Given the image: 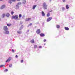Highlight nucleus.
Listing matches in <instances>:
<instances>
[{
    "instance_id": "obj_42",
    "label": "nucleus",
    "mask_w": 75,
    "mask_h": 75,
    "mask_svg": "<svg viewBox=\"0 0 75 75\" xmlns=\"http://www.w3.org/2000/svg\"><path fill=\"white\" fill-rule=\"evenodd\" d=\"M8 3H10V1H8Z\"/></svg>"
},
{
    "instance_id": "obj_34",
    "label": "nucleus",
    "mask_w": 75,
    "mask_h": 75,
    "mask_svg": "<svg viewBox=\"0 0 75 75\" xmlns=\"http://www.w3.org/2000/svg\"><path fill=\"white\" fill-rule=\"evenodd\" d=\"M32 23H30V24H29V26H31V25H32Z\"/></svg>"
},
{
    "instance_id": "obj_21",
    "label": "nucleus",
    "mask_w": 75,
    "mask_h": 75,
    "mask_svg": "<svg viewBox=\"0 0 75 75\" xmlns=\"http://www.w3.org/2000/svg\"><path fill=\"white\" fill-rule=\"evenodd\" d=\"M10 61V58H9L6 61V62H9Z\"/></svg>"
},
{
    "instance_id": "obj_18",
    "label": "nucleus",
    "mask_w": 75,
    "mask_h": 75,
    "mask_svg": "<svg viewBox=\"0 0 75 75\" xmlns=\"http://www.w3.org/2000/svg\"><path fill=\"white\" fill-rule=\"evenodd\" d=\"M5 16V14H4V13L2 15V18H4Z\"/></svg>"
},
{
    "instance_id": "obj_41",
    "label": "nucleus",
    "mask_w": 75,
    "mask_h": 75,
    "mask_svg": "<svg viewBox=\"0 0 75 75\" xmlns=\"http://www.w3.org/2000/svg\"><path fill=\"white\" fill-rule=\"evenodd\" d=\"M11 58H10V60H11Z\"/></svg>"
},
{
    "instance_id": "obj_1",
    "label": "nucleus",
    "mask_w": 75,
    "mask_h": 75,
    "mask_svg": "<svg viewBox=\"0 0 75 75\" xmlns=\"http://www.w3.org/2000/svg\"><path fill=\"white\" fill-rule=\"evenodd\" d=\"M43 6L44 9H45V10H47V5L46 4V3L45 2L43 4Z\"/></svg>"
},
{
    "instance_id": "obj_35",
    "label": "nucleus",
    "mask_w": 75,
    "mask_h": 75,
    "mask_svg": "<svg viewBox=\"0 0 75 75\" xmlns=\"http://www.w3.org/2000/svg\"><path fill=\"white\" fill-rule=\"evenodd\" d=\"M46 41H47V40H46V39H45V40H43L44 42H46Z\"/></svg>"
},
{
    "instance_id": "obj_5",
    "label": "nucleus",
    "mask_w": 75,
    "mask_h": 75,
    "mask_svg": "<svg viewBox=\"0 0 75 75\" xmlns=\"http://www.w3.org/2000/svg\"><path fill=\"white\" fill-rule=\"evenodd\" d=\"M3 33L5 34H8L9 33V32L8 30H4V31L3 32Z\"/></svg>"
},
{
    "instance_id": "obj_43",
    "label": "nucleus",
    "mask_w": 75,
    "mask_h": 75,
    "mask_svg": "<svg viewBox=\"0 0 75 75\" xmlns=\"http://www.w3.org/2000/svg\"><path fill=\"white\" fill-rule=\"evenodd\" d=\"M11 66H10V67H11V66H12V65L11 64Z\"/></svg>"
},
{
    "instance_id": "obj_48",
    "label": "nucleus",
    "mask_w": 75,
    "mask_h": 75,
    "mask_svg": "<svg viewBox=\"0 0 75 75\" xmlns=\"http://www.w3.org/2000/svg\"><path fill=\"white\" fill-rule=\"evenodd\" d=\"M19 30H21V29H19Z\"/></svg>"
},
{
    "instance_id": "obj_36",
    "label": "nucleus",
    "mask_w": 75,
    "mask_h": 75,
    "mask_svg": "<svg viewBox=\"0 0 75 75\" xmlns=\"http://www.w3.org/2000/svg\"><path fill=\"white\" fill-rule=\"evenodd\" d=\"M15 57H16V58H18V56L16 55L15 56Z\"/></svg>"
},
{
    "instance_id": "obj_29",
    "label": "nucleus",
    "mask_w": 75,
    "mask_h": 75,
    "mask_svg": "<svg viewBox=\"0 0 75 75\" xmlns=\"http://www.w3.org/2000/svg\"><path fill=\"white\" fill-rule=\"evenodd\" d=\"M24 61L23 60H22L21 61V63H23V62Z\"/></svg>"
},
{
    "instance_id": "obj_39",
    "label": "nucleus",
    "mask_w": 75,
    "mask_h": 75,
    "mask_svg": "<svg viewBox=\"0 0 75 75\" xmlns=\"http://www.w3.org/2000/svg\"><path fill=\"white\" fill-rule=\"evenodd\" d=\"M10 4H11V3H12V2H11V1H10Z\"/></svg>"
},
{
    "instance_id": "obj_38",
    "label": "nucleus",
    "mask_w": 75,
    "mask_h": 75,
    "mask_svg": "<svg viewBox=\"0 0 75 75\" xmlns=\"http://www.w3.org/2000/svg\"><path fill=\"white\" fill-rule=\"evenodd\" d=\"M63 2H65V0H62Z\"/></svg>"
},
{
    "instance_id": "obj_46",
    "label": "nucleus",
    "mask_w": 75,
    "mask_h": 75,
    "mask_svg": "<svg viewBox=\"0 0 75 75\" xmlns=\"http://www.w3.org/2000/svg\"><path fill=\"white\" fill-rule=\"evenodd\" d=\"M51 0H50V1H51Z\"/></svg>"
},
{
    "instance_id": "obj_7",
    "label": "nucleus",
    "mask_w": 75,
    "mask_h": 75,
    "mask_svg": "<svg viewBox=\"0 0 75 75\" xmlns=\"http://www.w3.org/2000/svg\"><path fill=\"white\" fill-rule=\"evenodd\" d=\"M5 7H6V5H3L0 8V9H3V8H4Z\"/></svg>"
},
{
    "instance_id": "obj_17",
    "label": "nucleus",
    "mask_w": 75,
    "mask_h": 75,
    "mask_svg": "<svg viewBox=\"0 0 75 75\" xmlns=\"http://www.w3.org/2000/svg\"><path fill=\"white\" fill-rule=\"evenodd\" d=\"M66 8H67V9H68V8H69V6H68V5H66Z\"/></svg>"
},
{
    "instance_id": "obj_11",
    "label": "nucleus",
    "mask_w": 75,
    "mask_h": 75,
    "mask_svg": "<svg viewBox=\"0 0 75 75\" xmlns=\"http://www.w3.org/2000/svg\"><path fill=\"white\" fill-rule=\"evenodd\" d=\"M41 13L42 16H45V13H44V11H42Z\"/></svg>"
},
{
    "instance_id": "obj_25",
    "label": "nucleus",
    "mask_w": 75,
    "mask_h": 75,
    "mask_svg": "<svg viewBox=\"0 0 75 75\" xmlns=\"http://www.w3.org/2000/svg\"><path fill=\"white\" fill-rule=\"evenodd\" d=\"M22 17V15L21 14H20L19 15V18H21Z\"/></svg>"
},
{
    "instance_id": "obj_51",
    "label": "nucleus",
    "mask_w": 75,
    "mask_h": 75,
    "mask_svg": "<svg viewBox=\"0 0 75 75\" xmlns=\"http://www.w3.org/2000/svg\"><path fill=\"white\" fill-rule=\"evenodd\" d=\"M28 31H29V30H28Z\"/></svg>"
},
{
    "instance_id": "obj_26",
    "label": "nucleus",
    "mask_w": 75,
    "mask_h": 75,
    "mask_svg": "<svg viewBox=\"0 0 75 75\" xmlns=\"http://www.w3.org/2000/svg\"><path fill=\"white\" fill-rule=\"evenodd\" d=\"M17 33L18 34H21V31H18Z\"/></svg>"
},
{
    "instance_id": "obj_16",
    "label": "nucleus",
    "mask_w": 75,
    "mask_h": 75,
    "mask_svg": "<svg viewBox=\"0 0 75 75\" xmlns=\"http://www.w3.org/2000/svg\"><path fill=\"white\" fill-rule=\"evenodd\" d=\"M34 48H35V49L37 48V45H34Z\"/></svg>"
},
{
    "instance_id": "obj_8",
    "label": "nucleus",
    "mask_w": 75,
    "mask_h": 75,
    "mask_svg": "<svg viewBox=\"0 0 75 75\" xmlns=\"http://www.w3.org/2000/svg\"><path fill=\"white\" fill-rule=\"evenodd\" d=\"M40 35L41 37H44L45 35L44 33H41L40 34Z\"/></svg>"
},
{
    "instance_id": "obj_37",
    "label": "nucleus",
    "mask_w": 75,
    "mask_h": 75,
    "mask_svg": "<svg viewBox=\"0 0 75 75\" xmlns=\"http://www.w3.org/2000/svg\"><path fill=\"white\" fill-rule=\"evenodd\" d=\"M62 10H65V8H64V7L62 8Z\"/></svg>"
},
{
    "instance_id": "obj_15",
    "label": "nucleus",
    "mask_w": 75,
    "mask_h": 75,
    "mask_svg": "<svg viewBox=\"0 0 75 75\" xmlns=\"http://www.w3.org/2000/svg\"><path fill=\"white\" fill-rule=\"evenodd\" d=\"M50 16V13H48L47 15V17H49Z\"/></svg>"
},
{
    "instance_id": "obj_49",
    "label": "nucleus",
    "mask_w": 75,
    "mask_h": 75,
    "mask_svg": "<svg viewBox=\"0 0 75 75\" xmlns=\"http://www.w3.org/2000/svg\"><path fill=\"white\" fill-rule=\"evenodd\" d=\"M9 67H10V65H9Z\"/></svg>"
},
{
    "instance_id": "obj_10",
    "label": "nucleus",
    "mask_w": 75,
    "mask_h": 75,
    "mask_svg": "<svg viewBox=\"0 0 75 75\" xmlns=\"http://www.w3.org/2000/svg\"><path fill=\"white\" fill-rule=\"evenodd\" d=\"M37 7V5H35L33 6V9L34 10L35 8V7Z\"/></svg>"
},
{
    "instance_id": "obj_31",
    "label": "nucleus",
    "mask_w": 75,
    "mask_h": 75,
    "mask_svg": "<svg viewBox=\"0 0 75 75\" xmlns=\"http://www.w3.org/2000/svg\"><path fill=\"white\" fill-rule=\"evenodd\" d=\"M12 51L13 52H14V50H13V49L12 50Z\"/></svg>"
},
{
    "instance_id": "obj_22",
    "label": "nucleus",
    "mask_w": 75,
    "mask_h": 75,
    "mask_svg": "<svg viewBox=\"0 0 75 75\" xmlns=\"http://www.w3.org/2000/svg\"><path fill=\"white\" fill-rule=\"evenodd\" d=\"M56 27L57 28H59V27H60V26H59V25H57Z\"/></svg>"
},
{
    "instance_id": "obj_30",
    "label": "nucleus",
    "mask_w": 75,
    "mask_h": 75,
    "mask_svg": "<svg viewBox=\"0 0 75 75\" xmlns=\"http://www.w3.org/2000/svg\"><path fill=\"white\" fill-rule=\"evenodd\" d=\"M39 48H42V46H39Z\"/></svg>"
},
{
    "instance_id": "obj_4",
    "label": "nucleus",
    "mask_w": 75,
    "mask_h": 75,
    "mask_svg": "<svg viewBox=\"0 0 75 75\" xmlns=\"http://www.w3.org/2000/svg\"><path fill=\"white\" fill-rule=\"evenodd\" d=\"M36 32L37 34H40L41 33V30L40 29H38L36 31Z\"/></svg>"
},
{
    "instance_id": "obj_50",
    "label": "nucleus",
    "mask_w": 75,
    "mask_h": 75,
    "mask_svg": "<svg viewBox=\"0 0 75 75\" xmlns=\"http://www.w3.org/2000/svg\"><path fill=\"white\" fill-rule=\"evenodd\" d=\"M2 0H0V1H1Z\"/></svg>"
},
{
    "instance_id": "obj_20",
    "label": "nucleus",
    "mask_w": 75,
    "mask_h": 75,
    "mask_svg": "<svg viewBox=\"0 0 75 75\" xmlns=\"http://www.w3.org/2000/svg\"><path fill=\"white\" fill-rule=\"evenodd\" d=\"M18 6L19 5H17V4L16 5V9H18V8H19V6Z\"/></svg>"
},
{
    "instance_id": "obj_23",
    "label": "nucleus",
    "mask_w": 75,
    "mask_h": 75,
    "mask_svg": "<svg viewBox=\"0 0 75 75\" xmlns=\"http://www.w3.org/2000/svg\"><path fill=\"white\" fill-rule=\"evenodd\" d=\"M5 65H0V68H2V67H4Z\"/></svg>"
},
{
    "instance_id": "obj_24",
    "label": "nucleus",
    "mask_w": 75,
    "mask_h": 75,
    "mask_svg": "<svg viewBox=\"0 0 75 75\" xmlns=\"http://www.w3.org/2000/svg\"><path fill=\"white\" fill-rule=\"evenodd\" d=\"M21 2H19L17 4V5L19 6V5H21Z\"/></svg>"
},
{
    "instance_id": "obj_3",
    "label": "nucleus",
    "mask_w": 75,
    "mask_h": 75,
    "mask_svg": "<svg viewBox=\"0 0 75 75\" xmlns=\"http://www.w3.org/2000/svg\"><path fill=\"white\" fill-rule=\"evenodd\" d=\"M3 30L4 31H6V30H8V28H7V26H4Z\"/></svg>"
},
{
    "instance_id": "obj_45",
    "label": "nucleus",
    "mask_w": 75,
    "mask_h": 75,
    "mask_svg": "<svg viewBox=\"0 0 75 75\" xmlns=\"http://www.w3.org/2000/svg\"><path fill=\"white\" fill-rule=\"evenodd\" d=\"M22 27H23V25H22Z\"/></svg>"
},
{
    "instance_id": "obj_47",
    "label": "nucleus",
    "mask_w": 75,
    "mask_h": 75,
    "mask_svg": "<svg viewBox=\"0 0 75 75\" xmlns=\"http://www.w3.org/2000/svg\"><path fill=\"white\" fill-rule=\"evenodd\" d=\"M11 25V24H10V25Z\"/></svg>"
},
{
    "instance_id": "obj_32",
    "label": "nucleus",
    "mask_w": 75,
    "mask_h": 75,
    "mask_svg": "<svg viewBox=\"0 0 75 75\" xmlns=\"http://www.w3.org/2000/svg\"><path fill=\"white\" fill-rule=\"evenodd\" d=\"M7 26H8V27H10V24H7Z\"/></svg>"
},
{
    "instance_id": "obj_28",
    "label": "nucleus",
    "mask_w": 75,
    "mask_h": 75,
    "mask_svg": "<svg viewBox=\"0 0 75 75\" xmlns=\"http://www.w3.org/2000/svg\"><path fill=\"white\" fill-rule=\"evenodd\" d=\"M14 13V12L13 11H12L11 12V14L12 15H13Z\"/></svg>"
},
{
    "instance_id": "obj_12",
    "label": "nucleus",
    "mask_w": 75,
    "mask_h": 75,
    "mask_svg": "<svg viewBox=\"0 0 75 75\" xmlns=\"http://www.w3.org/2000/svg\"><path fill=\"white\" fill-rule=\"evenodd\" d=\"M31 20V18H26V21H30Z\"/></svg>"
},
{
    "instance_id": "obj_6",
    "label": "nucleus",
    "mask_w": 75,
    "mask_h": 75,
    "mask_svg": "<svg viewBox=\"0 0 75 75\" xmlns=\"http://www.w3.org/2000/svg\"><path fill=\"white\" fill-rule=\"evenodd\" d=\"M52 17H50L48 18L47 20V22H49V21H51V20H52Z\"/></svg>"
},
{
    "instance_id": "obj_19",
    "label": "nucleus",
    "mask_w": 75,
    "mask_h": 75,
    "mask_svg": "<svg viewBox=\"0 0 75 75\" xmlns=\"http://www.w3.org/2000/svg\"><path fill=\"white\" fill-rule=\"evenodd\" d=\"M22 3L23 4H25L26 3V0H24L23 2Z\"/></svg>"
},
{
    "instance_id": "obj_27",
    "label": "nucleus",
    "mask_w": 75,
    "mask_h": 75,
    "mask_svg": "<svg viewBox=\"0 0 75 75\" xmlns=\"http://www.w3.org/2000/svg\"><path fill=\"white\" fill-rule=\"evenodd\" d=\"M8 71V69H6L4 71V72H7Z\"/></svg>"
},
{
    "instance_id": "obj_2",
    "label": "nucleus",
    "mask_w": 75,
    "mask_h": 75,
    "mask_svg": "<svg viewBox=\"0 0 75 75\" xmlns=\"http://www.w3.org/2000/svg\"><path fill=\"white\" fill-rule=\"evenodd\" d=\"M12 19H15V20H17L18 18V15H15V16H12Z\"/></svg>"
},
{
    "instance_id": "obj_33",
    "label": "nucleus",
    "mask_w": 75,
    "mask_h": 75,
    "mask_svg": "<svg viewBox=\"0 0 75 75\" xmlns=\"http://www.w3.org/2000/svg\"><path fill=\"white\" fill-rule=\"evenodd\" d=\"M11 1H13L14 2H15L16 1V0H11Z\"/></svg>"
},
{
    "instance_id": "obj_44",
    "label": "nucleus",
    "mask_w": 75,
    "mask_h": 75,
    "mask_svg": "<svg viewBox=\"0 0 75 75\" xmlns=\"http://www.w3.org/2000/svg\"><path fill=\"white\" fill-rule=\"evenodd\" d=\"M1 21V18H0V21Z\"/></svg>"
},
{
    "instance_id": "obj_13",
    "label": "nucleus",
    "mask_w": 75,
    "mask_h": 75,
    "mask_svg": "<svg viewBox=\"0 0 75 75\" xmlns=\"http://www.w3.org/2000/svg\"><path fill=\"white\" fill-rule=\"evenodd\" d=\"M30 42L32 43H34V39H33L30 40Z\"/></svg>"
},
{
    "instance_id": "obj_14",
    "label": "nucleus",
    "mask_w": 75,
    "mask_h": 75,
    "mask_svg": "<svg viewBox=\"0 0 75 75\" xmlns=\"http://www.w3.org/2000/svg\"><path fill=\"white\" fill-rule=\"evenodd\" d=\"M9 16H10V14H9V13H7L6 15V17H9Z\"/></svg>"
},
{
    "instance_id": "obj_40",
    "label": "nucleus",
    "mask_w": 75,
    "mask_h": 75,
    "mask_svg": "<svg viewBox=\"0 0 75 75\" xmlns=\"http://www.w3.org/2000/svg\"><path fill=\"white\" fill-rule=\"evenodd\" d=\"M17 0V1H20V0Z\"/></svg>"
},
{
    "instance_id": "obj_9",
    "label": "nucleus",
    "mask_w": 75,
    "mask_h": 75,
    "mask_svg": "<svg viewBox=\"0 0 75 75\" xmlns=\"http://www.w3.org/2000/svg\"><path fill=\"white\" fill-rule=\"evenodd\" d=\"M64 29L65 30H67V31H68L69 30V28L68 27H65L64 28Z\"/></svg>"
}]
</instances>
